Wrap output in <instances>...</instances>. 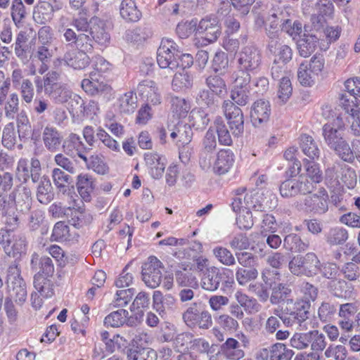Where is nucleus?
Listing matches in <instances>:
<instances>
[{"instance_id": "obj_21", "label": "nucleus", "mask_w": 360, "mask_h": 360, "mask_svg": "<svg viewBox=\"0 0 360 360\" xmlns=\"http://www.w3.org/2000/svg\"><path fill=\"white\" fill-rule=\"evenodd\" d=\"M60 8V7L55 8L48 1H39L33 9V20L37 24L46 25L53 19L55 11Z\"/></svg>"}, {"instance_id": "obj_31", "label": "nucleus", "mask_w": 360, "mask_h": 360, "mask_svg": "<svg viewBox=\"0 0 360 360\" xmlns=\"http://www.w3.org/2000/svg\"><path fill=\"white\" fill-rule=\"evenodd\" d=\"M304 174L300 176H304L311 185V192L314 191L316 185L319 184L323 180V173L320 169L319 164L309 162L307 160H304Z\"/></svg>"}, {"instance_id": "obj_1", "label": "nucleus", "mask_w": 360, "mask_h": 360, "mask_svg": "<svg viewBox=\"0 0 360 360\" xmlns=\"http://www.w3.org/2000/svg\"><path fill=\"white\" fill-rule=\"evenodd\" d=\"M322 115L328 120L322 127V136L326 144L331 149L344 139L339 131L345 129V122L342 115L336 114L329 106L323 108Z\"/></svg>"}, {"instance_id": "obj_59", "label": "nucleus", "mask_w": 360, "mask_h": 360, "mask_svg": "<svg viewBox=\"0 0 360 360\" xmlns=\"http://www.w3.org/2000/svg\"><path fill=\"white\" fill-rule=\"evenodd\" d=\"M134 288L117 290L111 304H112L114 307H124L127 306L131 300L134 295Z\"/></svg>"}, {"instance_id": "obj_3", "label": "nucleus", "mask_w": 360, "mask_h": 360, "mask_svg": "<svg viewBox=\"0 0 360 360\" xmlns=\"http://www.w3.org/2000/svg\"><path fill=\"white\" fill-rule=\"evenodd\" d=\"M6 283L8 294L7 298L13 300L18 304H22L27 299V285L16 264L9 266Z\"/></svg>"}, {"instance_id": "obj_36", "label": "nucleus", "mask_w": 360, "mask_h": 360, "mask_svg": "<svg viewBox=\"0 0 360 360\" xmlns=\"http://www.w3.org/2000/svg\"><path fill=\"white\" fill-rule=\"evenodd\" d=\"M54 198V193L51 181L46 176H42L39 179V184L37 188V198L44 205L49 204Z\"/></svg>"}, {"instance_id": "obj_57", "label": "nucleus", "mask_w": 360, "mask_h": 360, "mask_svg": "<svg viewBox=\"0 0 360 360\" xmlns=\"http://www.w3.org/2000/svg\"><path fill=\"white\" fill-rule=\"evenodd\" d=\"M230 97L235 105L245 106L250 101V89L232 87Z\"/></svg>"}, {"instance_id": "obj_34", "label": "nucleus", "mask_w": 360, "mask_h": 360, "mask_svg": "<svg viewBox=\"0 0 360 360\" xmlns=\"http://www.w3.org/2000/svg\"><path fill=\"white\" fill-rule=\"evenodd\" d=\"M300 146L302 153L311 160H316L320 156V150L312 136L302 134L300 137Z\"/></svg>"}, {"instance_id": "obj_6", "label": "nucleus", "mask_w": 360, "mask_h": 360, "mask_svg": "<svg viewBox=\"0 0 360 360\" xmlns=\"http://www.w3.org/2000/svg\"><path fill=\"white\" fill-rule=\"evenodd\" d=\"M326 178L340 181L348 188H354L357 183V176L354 169L340 162H335L326 170Z\"/></svg>"}, {"instance_id": "obj_15", "label": "nucleus", "mask_w": 360, "mask_h": 360, "mask_svg": "<svg viewBox=\"0 0 360 360\" xmlns=\"http://www.w3.org/2000/svg\"><path fill=\"white\" fill-rule=\"evenodd\" d=\"M294 352L283 343H275L260 349L256 354L257 360H290Z\"/></svg>"}, {"instance_id": "obj_32", "label": "nucleus", "mask_w": 360, "mask_h": 360, "mask_svg": "<svg viewBox=\"0 0 360 360\" xmlns=\"http://www.w3.org/2000/svg\"><path fill=\"white\" fill-rule=\"evenodd\" d=\"M319 38L312 34L304 33L297 42V49L302 57L309 56L316 49Z\"/></svg>"}, {"instance_id": "obj_5", "label": "nucleus", "mask_w": 360, "mask_h": 360, "mask_svg": "<svg viewBox=\"0 0 360 360\" xmlns=\"http://www.w3.org/2000/svg\"><path fill=\"white\" fill-rule=\"evenodd\" d=\"M179 49L177 44L169 39H163L157 51V62L161 68L175 70L178 68Z\"/></svg>"}, {"instance_id": "obj_37", "label": "nucleus", "mask_w": 360, "mask_h": 360, "mask_svg": "<svg viewBox=\"0 0 360 360\" xmlns=\"http://www.w3.org/2000/svg\"><path fill=\"white\" fill-rule=\"evenodd\" d=\"M120 13L123 19L129 22H137L142 15L134 0H122L120 6Z\"/></svg>"}, {"instance_id": "obj_9", "label": "nucleus", "mask_w": 360, "mask_h": 360, "mask_svg": "<svg viewBox=\"0 0 360 360\" xmlns=\"http://www.w3.org/2000/svg\"><path fill=\"white\" fill-rule=\"evenodd\" d=\"M314 8L316 13L311 15L310 21L314 30H320L328 20L334 19L335 8L331 0H317Z\"/></svg>"}, {"instance_id": "obj_38", "label": "nucleus", "mask_w": 360, "mask_h": 360, "mask_svg": "<svg viewBox=\"0 0 360 360\" xmlns=\"http://www.w3.org/2000/svg\"><path fill=\"white\" fill-rule=\"evenodd\" d=\"M223 354L229 360H239L244 356L239 342L232 338H227L221 347Z\"/></svg>"}, {"instance_id": "obj_45", "label": "nucleus", "mask_w": 360, "mask_h": 360, "mask_svg": "<svg viewBox=\"0 0 360 360\" xmlns=\"http://www.w3.org/2000/svg\"><path fill=\"white\" fill-rule=\"evenodd\" d=\"M129 311L126 309H118L112 311L104 319V325L106 327L118 328L122 326L127 321Z\"/></svg>"}, {"instance_id": "obj_39", "label": "nucleus", "mask_w": 360, "mask_h": 360, "mask_svg": "<svg viewBox=\"0 0 360 360\" xmlns=\"http://www.w3.org/2000/svg\"><path fill=\"white\" fill-rule=\"evenodd\" d=\"M117 106L122 114H131L137 108V96L133 91H128L117 100Z\"/></svg>"}, {"instance_id": "obj_13", "label": "nucleus", "mask_w": 360, "mask_h": 360, "mask_svg": "<svg viewBox=\"0 0 360 360\" xmlns=\"http://www.w3.org/2000/svg\"><path fill=\"white\" fill-rule=\"evenodd\" d=\"M53 51L48 44L37 47L30 64V71L32 75L44 74L49 70V63L53 57Z\"/></svg>"}, {"instance_id": "obj_18", "label": "nucleus", "mask_w": 360, "mask_h": 360, "mask_svg": "<svg viewBox=\"0 0 360 360\" xmlns=\"http://www.w3.org/2000/svg\"><path fill=\"white\" fill-rule=\"evenodd\" d=\"M139 94L146 100V104L157 105L162 102V96L157 84L152 80H143L137 86Z\"/></svg>"}, {"instance_id": "obj_41", "label": "nucleus", "mask_w": 360, "mask_h": 360, "mask_svg": "<svg viewBox=\"0 0 360 360\" xmlns=\"http://www.w3.org/2000/svg\"><path fill=\"white\" fill-rule=\"evenodd\" d=\"M292 293V290L289 285L274 282L271 285V295L270 302L272 304H277L280 302L290 300L289 297Z\"/></svg>"}, {"instance_id": "obj_30", "label": "nucleus", "mask_w": 360, "mask_h": 360, "mask_svg": "<svg viewBox=\"0 0 360 360\" xmlns=\"http://www.w3.org/2000/svg\"><path fill=\"white\" fill-rule=\"evenodd\" d=\"M233 153L229 149H223L217 153V159L214 165V170L219 174H224L229 172L232 167L234 158Z\"/></svg>"}, {"instance_id": "obj_46", "label": "nucleus", "mask_w": 360, "mask_h": 360, "mask_svg": "<svg viewBox=\"0 0 360 360\" xmlns=\"http://www.w3.org/2000/svg\"><path fill=\"white\" fill-rule=\"evenodd\" d=\"M256 268H247L238 266L236 269V279L240 285L244 286L249 282L255 280L258 276Z\"/></svg>"}, {"instance_id": "obj_10", "label": "nucleus", "mask_w": 360, "mask_h": 360, "mask_svg": "<svg viewBox=\"0 0 360 360\" xmlns=\"http://www.w3.org/2000/svg\"><path fill=\"white\" fill-rule=\"evenodd\" d=\"M281 195L285 198L295 197L311 193V187L304 176L290 178L283 181L279 188Z\"/></svg>"}, {"instance_id": "obj_33", "label": "nucleus", "mask_w": 360, "mask_h": 360, "mask_svg": "<svg viewBox=\"0 0 360 360\" xmlns=\"http://www.w3.org/2000/svg\"><path fill=\"white\" fill-rule=\"evenodd\" d=\"M330 150L344 162L353 163L355 159L360 160V154L352 148L345 139Z\"/></svg>"}, {"instance_id": "obj_44", "label": "nucleus", "mask_w": 360, "mask_h": 360, "mask_svg": "<svg viewBox=\"0 0 360 360\" xmlns=\"http://www.w3.org/2000/svg\"><path fill=\"white\" fill-rule=\"evenodd\" d=\"M205 84L209 90L217 97L224 96L227 91L224 79L219 75H211L206 79Z\"/></svg>"}, {"instance_id": "obj_51", "label": "nucleus", "mask_w": 360, "mask_h": 360, "mask_svg": "<svg viewBox=\"0 0 360 360\" xmlns=\"http://www.w3.org/2000/svg\"><path fill=\"white\" fill-rule=\"evenodd\" d=\"M63 147L67 148L68 149L69 148H72L76 150L77 155L84 162L87 161V157L85 155V146L78 135L75 134H70L68 140L65 141V145H64Z\"/></svg>"}, {"instance_id": "obj_28", "label": "nucleus", "mask_w": 360, "mask_h": 360, "mask_svg": "<svg viewBox=\"0 0 360 360\" xmlns=\"http://www.w3.org/2000/svg\"><path fill=\"white\" fill-rule=\"evenodd\" d=\"M101 76L94 72H91L89 78L84 79L82 82V87L87 94L91 96L98 95L108 89V86L101 81Z\"/></svg>"}, {"instance_id": "obj_48", "label": "nucleus", "mask_w": 360, "mask_h": 360, "mask_svg": "<svg viewBox=\"0 0 360 360\" xmlns=\"http://www.w3.org/2000/svg\"><path fill=\"white\" fill-rule=\"evenodd\" d=\"M193 85V77L187 71L176 72L173 78L172 86L174 91L188 89Z\"/></svg>"}, {"instance_id": "obj_35", "label": "nucleus", "mask_w": 360, "mask_h": 360, "mask_svg": "<svg viewBox=\"0 0 360 360\" xmlns=\"http://www.w3.org/2000/svg\"><path fill=\"white\" fill-rule=\"evenodd\" d=\"M268 25L265 27L266 33L270 39L269 49L271 53H275L278 44L277 39L279 34V21L277 15L274 13L268 18Z\"/></svg>"}, {"instance_id": "obj_27", "label": "nucleus", "mask_w": 360, "mask_h": 360, "mask_svg": "<svg viewBox=\"0 0 360 360\" xmlns=\"http://www.w3.org/2000/svg\"><path fill=\"white\" fill-rule=\"evenodd\" d=\"M175 297L171 294L165 296L159 290L153 292V307L161 317L165 315L166 309H172L176 303Z\"/></svg>"}, {"instance_id": "obj_8", "label": "nucleus", "mask_w": 360, "mask_h": 360, "mask_svg": "<svg viewBox=\"0 0 360 360\" xmlns=\"http://www.w3.org/2000/svg\"><path fill=\"white\" fill-rule=\"evenodd\" d=\"M162 262L155 257L150 256L142 265V279L145 284L150 288L160 285L162 279Z\"/></svg>"}, {"instance_id": "obj_17", "label": "nucleus", "mask_w": 360, "mask_h": 360, "mask_svg": "<svg viewBox=\"0 0 360 360\" xmlns=\"http://www.w3.org/2000/svg\"><path fill=\"white\" fill-rule=\"evenodd\" d=\"M197 31L209 43L215 41L221 33L218 19L211 15L206 16L200 21Z\"/></svg>"}, {"instance_id": "obj_19", "label": "nucleus", "mask_w": 360, "mask_h": 360, "mask_svg": "<svg viewBox=\"0 0 360 360\" xmlns=\"http://www.w3.org/2000/svg\"><path fill=\"white\" fill-rule=\"evenodd\" d=\"M271 113L270 103L268 101L259 99L252 105L250 118L255 127H260L268 122Z\"/></svg>"}, {"instance_id": "obj_40", "label": "nucleus", "mask_w": 360, "mask_h": 360, "mask_svg": "<svg viewBox=\"0 0 360 360\" xmlns=\"http://www.w3.org/2000/svg\"><path fill=\"white\" fill-rule=\"evenodd\" d=\"M234 297L240 306L248 314H255L260 310L261 305L257 300L252 297L248 296L241 290H237L234 294Z\"/></svg>"}, {"instance_id": "obj_23", "label": "nucleus", "mask_w": 360, "mask_h": 360, "mask_svg": "<svg viewBox=\"0 0 360 360\" xmlns=\"http://www.w3.org/2000/svg\"><path fill=\"white\" fill-rule=\"evenodd\" d=\"M76 186L81 198L86 202H90L95 188L94 178L89 174L81 173L77 176Z\"/></svg>"}, {"instance_id": "obj_7", "label": "nucleus", "mask_w": 360, "mask_h": 360, "mask_svg": "<svg viewBox=\"0 0 360 360\" xmlns=\"http://www.w3.org/2000/svg\"><path fill=\"white\" fill-rule=\"evenodd\" d=\"M0 243L5 252L13 257H20L25 254L27 247L26 236L22 233H15L12 235L6 231L0 238Z\"/></svg>"}, {"instance_id": "obj_62", "label": "nucleus", "mask_w": 360, "mask_h": 360, "mask_svg": "<svg viewBox=\"0 0 360 360\" xmlns=\"http://www.w3.org/2000/svg\"><path fill=\"white\" fill-rule=\"evenodd\" d=\"M60 74L58 71L52 70L49 72L44 77V93L48 95L56 89L62 82H59Z\"/></svg>"}, {"instance_id": "obj_64", "label": "nucleus", "mask_w": 360, "mask_h": 360, "mask_svg": "<svg viewBox=\"0 0 360 360\" xmlns=\"http://www.w3.org/2000/svg\"><path fill=\"white\" fill-rule=\"evenodd\" d=\"M309 336L311 340H310L309 345L313 351L318 352L323 351L326 348L327 342L323 333H320L317 330H314L309 331Z\"/></svg>"}, {"instance_id": "obj_63", "label": "nucleus", "mask_w": 360, "mask_h": 360, "mask_svg": "<svg viewBox=\"0 0 360 360\" xmlns=\"http://www.w3.org/2000/svg\"><path fill=\"white\" fill-rule=\"evenodd\" d=\"M34 286L43 297H51L53 294V289L50 288V281L40 274L34 276Z\"/></svg>"}, {"instance_id": "obj_43", "label": "nucleus", "mask_w": 360, "mask_h": 360, "mask_svg": "<svg viewBox=\"0 0 360 360\" xmlns=\"http://www.w3.org/2000/svg\"><path fill=\"white\" fill-rule=\"evenodd\" d=\"M283 246L290 251L302 252L309 248V243L304 242L298 235L291 233L285 237Z\"/></svg>"}, {"instance_id": "obj_47", "label": "nucleus", "mask_w": 360, "mask_h": 360, "mask_svg": "<svg viewBox=\"0 0 360 360\" xmlns=\"http://www.w3.org/2000/svg\"><path fill=\"white\" fill-rule=\"evenodd\" d=\"M212 253L217 261L224 266H231L236 263L233 253L226 248L216 246L213 248Z\"/></svg>"}, {"instance_id": "obj_54", "label": "nucleus", "mask_w": 360, "mask_h": 360, "mask_svg": "<svg viewBox=\"0 0 360 360\" xmlns=\"http://www.w3.org/2000/svg\"><path fill=\"white\" fill-rule=\"evenodd\" d=\"M72 92L69 89L67 84L62 83L56 89H53L48 96L56 103L63 104L67 103Z\"/></svg>"}, {"instance_id": "obj_26", "label": "nucleus", "mask_w": 360, "mask_h": 360, "mask_svg": "<svg viewBox=\"0 0 360 360\" xmlns=\"http://www.w3.org/2000/svg\"><path fill=\"white\" fill-rule=\"evenodd\" d=\"M221 282V274L219 270L215 266H211L203 274L200 285L205 290L213 292L219 288Z\"/></svg>"}, {"instance_id": "obj_20", "label": "nucleus", "mask_w": 360, "mask_h": 360, "mask_svg": "<svg viewBox=\"0 0 360 360\" xmlns=\"http://www.w3.org/2000/svg\"><path fill=\"white\" fill-rule=\"evenodd\" d=\"M144 161L153 179H159L162 176L166 166V160L163 156L158 153H146Z\"/></svg>"}, {"instance_id": "obj_50", "label": "nucleus", "mask_w": 360, "mask_h": 360, "mask_svg": "<svg viewBox=\"0 0 360 360\" xmlns=\"http://www.w3.org/2000/svg\"><path fill=\"white\" fill-rule=\"evenodd\" d=\"M292 92L290 79L288 77H283L278 84L277 102L280 104L285 103L291 96Z\"/></svg>"}, {"instance_id": "obj_49", "label": "nucleus", "mask_w": 360, "mask_h": 360, "mask_svg": "<svg viewBox=\"0 0 360 360\" xmlns=\"http://www.w3.org/2000/svg\"><path fill=\"white\" fill-rule=\"evenodd\" d=\"M250 72L238 67L237 70L234 71L231 75L233 87L250 89Z\"/></svg>"}, {"instance_id": "obj_14", "label": "nucleus", "mask_w": 360, "mask_h": 360, "mask_svg": "<svg viewBox=\"0 0 360 360\" xmlns=\"http://www.w3.org/2000/svg\"><path fill=\"white\" fill-rule=\"evenodd\" d=\"M328 195L325 188H320L316 193L308 195L304 199V209L314 214H322L328 210Z\"/></svg>"}, {"instance_id": "obj_24", "label": "nucleus", "mask_w": 360, "mask_h": 360, "mask_svg": "<svg viewBox=\"0 0 360 360\" xmlns=\"http://www.w3.org/2000/svg\"><path fill=\"white\" fill-rule=\"evenodd\" d=\"M63 60L67 65L75 70L84 69L90 63V58L87 53L77 49L67 51Z\"/></svg>"}, {"instance_id": "obj_56", "label": "nucleus", "mask_w": 360, "mask_h": 360, "mask_svg": "<svg viewBox=\"0 0 360 360\" xmlns=\"http://www.w3.org/2000/svg\"><path fill=\"white\" fill-rule=\"evenodd\" d=\"M17 142V137L15 131L14 124L9 122L4 129L2 134L1 143L8 150H12Z\"/></svg>"}, {"instance_id": "obj_11", "label": "nucleus", "mask_w": 360, "mask_h": 360, "mask_svg": "<svg viewBox=\"0 0 360 360\" xmlns=\"http://www.w3.org/2000/svg\"><path fill=\"white\" fill-rule=\"evenodd\" d=\"M238 67L254 72L262 64L260 51L254 46H247L239 52L237 58Z\"/></svg>"}, {"instance_id": "obj_53", "label": "nucleus", "mask_w": 360, "mask_h": 360, "mask_svg": "<svg viewBox=\"0 0 360 360\" xmlns=\"http://www.w3.org/2000/svg\"><path fill=\"white\" fill-rule=\"evenodd\" d=\"M128 360H156V353L146 348H131L127 352Z\"/></svg>"}, {"instance_id": "obj_61", "label": "nucleus", "mask_w": 360, "mask_h": 360, "mask_svg": "<svg viewBox=\"0 0 360 360\" xmlns=\"http://www.w3.org/2000/svg\"><path fill=\"white\" fill-rule=\"evenodd\" d=\"M189 118L191 122V125L195 127L197 129H205L210 122L207 114L200 110H192L190 113Z\"/></svg>"}, {"instance_id": "obj_55", "label": "nucleus", "mask_w": 360, "mask_h": 360, "mask_svg": "<svg viewBox=\"0 0 360 360\" xmlns=\"http://www.w3.org/2000/svg\"><path fill=\"white\" fill-rule=\"evenodd\" d=\"M11 10L12 19L16 25L22 23L28 14L22 0H13Z\"/></svg>"}, {"instance_id": "obj_22", "label": "nucleus", "mask_w": 360, "mask_h": 360, "mask_svg": "<svg viewBox=\"0 0 360 360\" xmlns=\"http://www.w3.org/2000/svg\"><path fill=\"white\" fill-rule=\"evenodd\" d=\"M63 136L54 127L47 125L42 132V141L45 148L50 152H56L60 149Z\"/></svg>"}, {"instance_id": "obj_29", "label": "nucleus", "mask_w": 360, "mask_h": 360, "mask_svg": "<svg viewBox=\"0 0 360 360\" xmlns=\"http://www.w3.org/2000/svg\"><path fill=\"white\" fill-rule=\"evenodd\" d=\"M170 136L172 139H177L176 143L179 146L188 145L193 138L191 125L184 122H179L175 125Z\"/></svg>"}, {"instance_id": "obj_25", "label": "nucleus", "mask_w": 360, "mask_h": 360, "mask_svg": "<svg viewBox=\"0 0 360 360\" xmlns=\"http://www.w3.org/2000/svg\"><path fill=\"white\" fill-rule=\"evenodd\" d=\"M89 34L91 36L94 42L97 43L100 46L105 47L110 43V34L106 32L103 22L98 18L91 19Z\"/></svg>"}, {"instance_id": "obj_16", "label": "nucleus", "mask_w": 360, "mask_h": 360, "mask_svg": "<svg viewBox=\"0 0 360 360\" xmlns=\"http://www.w3.org/2000/svg\"><path fill=\"white\" fill-rule=\"evenodd\" d=\"M261 195L258 192H250L247 193L244 196V204L246 205V214L247 216H244L243 219L245 218H248V219L245 221V223L242 222V218L240 216L238 219V223L240 226H243L244 229H250L253 224L252 220V214L250 210L255 211H260L262 212L264 210V205L261 201L262 199Z\"/></svg>"}, {"instance_id": "obj_2", "label": "nucleus", "mask_w": 360, "mask_h": 360, "mask_svg": "<svg viewBox=\"0 0 360 360\" xmlns=\"http://www.w3.org/2000/svg\"><path fill=\"white\" fill-rule=\"evenodd\" d=\"M309 304L302 300H288L287 304L284 309L285 316L282 322L287 326H295L300 330H307L309 324L308 314Z\"/></svg>"}, {"instance_id": "obj_60", "label": "nucleus", "mask_w": 360, "mask_h": 360, "mask_svg": "<svg viewBox=\"0 0 360 360\" xmlns=\"http://www.w3.org/2000/svg\"><path fill=\"white\" fill-rule=\"evenodd\" d=\"M150 303V295L146 292H140L135 297L131 307V311H138V314L142 316V309L149 307Z\"/></svg>"}, {"instance_id": "obj_58", "label": "nucleus", "mask_w": 360, "mask_h": 360, "mask_svg": "<svg viewBox=\"0 0 360 360\" xmlns=\"http://www.w3.org/2000/svg\"><path fill=\"white\" fill-rule=\"evenodd\" d=\"M315 73L309 68L308 63L304 62L300 65L297 71V77L303 86H310L314 83Z\"/></svg>"}, {"instance_id": "obj_4", "label": "nucleus", "mask_w": 360, "mask_h": 360, "mask_svg": "<svg viewBox=\"0 0 360 360\" xmlns=\"http://www.w3.org/2000/svg\"><path fill=\"white\" fill-rule=\"evenodd\" d=\"M320 260L314 252L294 256L288 263L290 271L295 276H313L319 273Z\"/></svg>"}, {"instance_id": "obj_52", "label": "nucleus", "mask_w": 360, "mask_h": 360, "mask_svg": "<svg viewBox=\"0 0 360 360\" xmlns=\"http://www.w3.org/2000/svg\"><path fill=\"white\" fill-rule=\"evenodd\" d=\"M283 316L279 309H274L273 314L269 316L265 322L264 330L268 334H274L282 326Z\"/></svg>"}, {"instance_id": "obj_42", "label": "nucleus", "mask_w": 360, "mask_h": 360, "mask_svg": "<svg viewBox=\"0 0 360 360\" xmlns=\"http://www.w3.org/2000/svg\"><path fill=\"white\" fill-rule=\"evenodd\" d=\"M349 234L347 231L342 227H334L326 233L325 239L326 243L330 246L342 245L348 239Z\"/></svg>"}, {"instance_id": "obj_12", "label": "nucleus", "mask_w": 360, "mask_h": 360, "mask_svg": "<svg viewBox=\"0 0 360 360\" xmlns=\"http://www.w3.org/2000/svg\"><path fill=\"white\" fill-rule=\"evenodd\" d=\"M222 108L232 134L234 136H239L244 131V117L242 110L229 100L224 101Z\"/></svg>"}]
</instances>
